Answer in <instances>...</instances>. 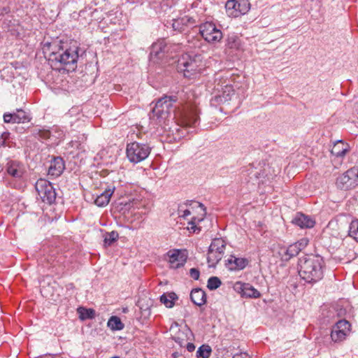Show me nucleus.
Segmentation results:
<instances>
[{"label": "nucleus", "instance_id": "nucleus-36", "mask_svg": "<svg viewBox=\"0 0 358 358\" xmlns=\"http://www.w3.org/2000/svg\"><path fill=\"white\" fill-rule=\"evenodd\" d=\"M319 0H303V5L308 11L313 10L315 8L320 7Z\"/></svg>", "mask_w": 358, "mask_h": 358}, {"label": "nucleus", "instance_id": "nucleus-5", "mask_svg": "<svg viewBox=\"0 0 358 358\" xmlns=\"http://www.w3.org/2000/svg\"><path fill=\"white\" fill-rule=\"evenodd\" d=\"M151 150L152 148L149 145L134 141L128 143L127 145V157L130 162L138 164L149 156Z\"/></svg>", "mask_w": 358, "mask_h": 358}, {"label": "nucleus", "instance_id": "nucleus-28", "mask_svg": "<svg viewBox=\"0 0 358 358\" xmlns=\"http://www.w3.org/2000/svg\"><path fill=\"white\" fill-rule=\"evenodd\" d=\"M347 148H344V143L342 141H339L334 145L331 150V153L337 157H342L345 155Z\"/></svg>", "mask_w": 358, "mask_h": 358}, {"label": "nucleus", "instance_id": "nucleus-24", "mask_svg": "<svg viewBox=\"0 0 358 358\" xmlns=\"http://www.w3.org/2000/svg\"><path fill=\"white\" fill-rule=\"evenodd\" d=\"M178 299V296L174 292L164 293L160 296V301L166 306V308L173 307L175 301Z\"/></svg>", "mask_w": 358, "mask_h": 358}, {"label": "nucleus", "instance_id": "nucleus-45", "mask_svg": "<svg viewBox=\"0 0 358 358\" xmlns=\"http://www.w3.org/2000/svg\"><path fill=\"white\" fill-rule=\"evenodd\" d=\"M105 0H93V3L95 6L101 5L103 3H104Z\"/></svg>", "mask_w": 358, "mask_h": 358}, {"label": "nucleus", "instance_id": "nucleus-46", "mask_svg": "<svg viewBox=\"0 0 358 358\" xmlns=\"http://www.w3.org/2000/svg\"><path fill=\"white\" fill-rule=\"evenodd\" d=\"M180 129H178V128L176 129V131L178 132H180Z\"/></svg>", "mask_w": 358, "mask_h": 358}, {"label": "nucleus", "instance_id": "nucleus-18", "mask_svg": "<svg viewBox=\"0 0 358 358\" xmlns=\"http://www.w3.org/2000/svg\"><path fill=\"white\" fill-rule=\"evenodd\" d=\"M292 222L301 228H312L315 222L311 217L303 213H297L292 220Z\"/></svg>", "mask_w": 358, "mask_h": 358}, {"label": "nucleus", "instance_id": "nucleus-37", "mask_svg": "<svg viewBox=\"0 0 358 358\" xmlns=\"http://www.w3.org/2000/svg\"><path fill=\"white\" fill-rule=\"evenodd\" d=\"M279 256L280 257L281 259L285 262L289 261L291 258L293 257L291 256V254L289 252H288V247L285 248H281L278 252Z\"/></svg>", "mask_w": 358, "mask_h": 358}, {"label": "nucleus", "instance_id": "nucleus-31", "mask_svg": "<svg viewBox=\"0 0 358 358\" xmlns=\"http://www.w3.org/2000/svg\"><path fill=\"white\" fill-rule=\"evenodd\" d=\"M211 348L209 345H203L199 348L196 351V357L198 358H208L211 353Z\"/></svg>", "mask_w": 358, "mask_h": 358}, {"label": "nucleus", "instance_id": "nucleus-3", "mask_svg": "<svg viewBox=\"0 0 358 358\" xmlns=\"http://www.w3.org/2000/svg\"><path fill=\"white\" fill-rule=\"evenodd\" d=\"M80 48L75 42L69 46L62 47L56 52L50 55L51 65L57 69H63L67 71H73L77 68Z\"/></svg>", "mask_w": 358, "mask_h": 358}, {"label": "nucleus", "instance_id": "nucleus-9", "mask_svg": "<svg viewBox=\"0 0 358 358\" xmlns=\"http://www.w3.org/2000/svg\"><path fill=\"white\" fill-rule=\"evenodd\" d=\"M189 203L192 206V209H199L198 210V216H194L192 217L191 220L188 222L187 229L191 232L196 233L200 231V229L197 227L196 224L201 222L206 215V208L204 205L201 203L197 201H187L185 205Z\"/></svg>", "mask_w": 358, "mask_h": 358}, {"label": "nucleus", "instance_id": "nucleus-34", "mask_svg": "<svg viewBox=\"0 0 358 358\" xmlns=\"http://www.w3.org/2000/svg\"><path fill=\"white\" fill-rule=\"evenodd\" d=\"M350 324L345 320H341L334 326L336 329L343 330V333L348 334L350 331Z\"/></svg>", "mask_w": 358, "mask_h": 358}, {"label": "nucleus", "instance_id": "nucleus-41", "mask_svg": "<svg viewBox=\"0 0 358 358\" xmlns=\"http://www.w3.org/2000/svg\"><path fill=\"white\" fill-rule=\"evenodd\" d=\"M239 4L236 0H229L226 3V7L228 8H234L236 9V6Z\"/></svg>", "mask_w": 358, "mask_h": 358}, {"label": "nucleus", "instance_id": "nucleus-40", "mask_svg": "<svg viewBox=\"0 0 358 358\" xmlns=\"http://www.w3.org/2000/svg\"><path fill=\"white\" fill-rule=\"evenodd\" d=\"M189 275L194 280H198L199 278L200 272L197 268H192L189 270Z\"/></svg>", "mask_w": 358, "mask_h": 358}, {"label": "nucleus", "instance_id": "nucleus-42", "mask_svg": "<svg viewBox=\"0 0 358 358\" xmlns=\"http://www.w3.org/2000/svg\"><path fill=\"white\" fill-rule=\"evenodd\" d=\"M74 285L73 283H68L66 285V291L69 292V294H71L74 290Z\"/></svg>", "mask_w": 358, "mask_h": 358}, {"label": "nucleus", "instance_id": "nucleus-33", "mask_svg": "<svg viewBox=\"0 0 358 358\" xmlns=\"http://www.w3.org/2000/svg\"><path fill=\"white\" fill-rule=\"evenodd\" d=\"M222 258V256L216 252H209L208 255V262L210 264V266H215Z\"/></svg>", "mask_w": 358, "mask_h": 358}, {"label": "nucleus", "instance_id": "nucleus-19", "mask_svg": "<svg viewBox=\"0 0 358 358\" xmlns=\"http://www.w3.org/2000/svg\"><path fill=\"white\" fill-rule=\"evenodd\" d=\"M191 301L196 306H201L206 303V292L200 289H193L190 293Z\"/></svg>", "mask_w": 358, "mask_h": 358}, {"label": "nucleus", "instance_id": "nucleus-32", "mask_svg": "<svg viewBox=\"0 0 358 358\" xmlns=\"http://www.w3.org/2000/svg\"><path fill=\"white\" fill-rule=\"evenodd\" d=\"M349 236L358 242V220L351 222L349 227Z\"/></svg>", "mask_w": 358, "mask_h": 358}, {"label": "nucleus", "instance_id": "nucleus-11", "mask_svg": "<svg viewBox=\"0 0 358 358\" xmlns=\"http://www.w3.org/2000/svg\"><path fill=\"white\" fill-rule=\"evenodd\" d=\"M169 51V46L164 39H161L154 43L151 47L150 58L154 62H158L162 59Z\"/></svg>", "mask_w": 358, "mask_h": 358}, {"label": "nucleus", "instance_id": "nucleus-7", "mask_svg": "<svg viewBox=\"0 0 358 358\" xmlns=\"http://www.w3.org/2000/svg\"><path fill=\"white\" fill-rule=\"evenodd\" d=\"M199 31L205 41L208 43H217L222 38V33L213 22H206L199 27Z\"/></svg>", "mask_w": 358, "mask_h": 358}, {"label": "nucleus", "instance_id": "nucleus-13", "mask_svg": "<svg viewBox=\"0 0 358 358\" xmlns=\"http://www.w3.org/2000/svg\"><path fill=\"white\" fill-rule=\"evenodd\" d=\"M235 289L242 297L257 299L261 296L260 292L249 283L238 282Z\"/></svg>", "mask_w": 358, "mask_h": 358}, {"label": "nucleus", "instance_id": "nucleus-26", "mask_svg": "<svg viewBox=\"0 0 358 358\" xmlns=\"http://www.w3.org/2000/svg\"><path fill=\"white\" fill-rule=\"evenodd\" d=\"M226 45L230 49L239 50L241 48V40L234 34L230 35L227 38Z\"/></svg>", "mask_w": 358, "mask_h": 358}, {"label": "nucleus", "instance_id": "nucleus-25", "mask_svg": "<svg viewBox=\"0 0 358 358\" xmlns=\"http://www.w3.org/2000/svg\"><path fill=\"white\" fill-rule=\"evenodd\" d=\"M107 325L113 331L122 330L124 327L120 317L117 316L110 317L108 321Z\"/></svg>", "mask_w": 358, "mask_h": 358}, {"label": "nucleus", "instance_id": "nucleus-22", "mask_svg": "<svg viewBox=\"0 0 358 358\" xmlns=\"http://www.w3.org/2000/svg\"><path fill=\"white\" fill-rule=\"evenodd\" d=\"M113 189H107L100 195L97 196L94 200V203L99 207H103L106 206L110 199L113 193Z\"/></svg>", "mask_w": 358, "mask_h": 358}, {"label": "nucleus", "instance_id": "nucleus-30", "mask_svg": "<svg viewBox=\"0 0 358 358\" xmlns=\"http://www.w3.org/2000/svg\"><path fill=\"white\" fill-rule=\"evenodd\" d=\"M119 237L117 231H113L109 233H106L104 236V245L105 246L111 245L115 241L117 240Z\"/></svg>", "mask_w": 358, "mask_h": 358}, {"label": "nucleus", "instance_id": "nucleus-27", "mask_svg": "<svg viewBox=\"0 0 358 358\" xmlns=\"http://www.w3.org/2000/svg\"><path fill=\"white\" fill-rule=\"evenodd\" d=\"M347 334L343 333V330L336 329V327H333L331 331V338L334 342H341L345 339Z\"/></svg>", "mask_w": 358, "mask_h": 358}, {"label": "nucleus", "instance_id": "nucleus-10", "mask_svg": "<svg viewBox=\"0 0 358 358\" xmlns=\"http://www.w3.org/2000/svg\"><path fill=\"white\" fill-rule=\"evenodd\" d=\"M32 135L41 141L48 140L51 138L60 139L64 136V131L57 127H52L51 130L36 127L32 130Z\"/></svg>", "mask_w": 358, "mask_h": 358}, {"label": "nucleus", "instance_id": "nucleus-35", "mask_svg": "<svg viewBox=\"0 0 358 358\" xmlns=\"http://www.w3.org/2000/svg\"><path fill=\"white\" fill-rule=\"evenodd\" d=\"M221 284L222 282L219 278L213 276L208 280L207 287L210 290H215L217 289L221 285Z\"/></svg>", "mask_w": 358, "mask_h": 358}, {"label": "nucleus", "instance_id": "nucleus-23", "mask_svg": "<svg viewBox=\"0 0 358 358\" xmlns=\"http://www.w3.org/2000/svg\"><path fill=\"white\" fill-rule=\"evenodd\" d=\"M225 242L222 238H215L209 247V252H216L220 255L223 256L225 250Z\"/></svg>", "mask_w": 358, "mask_h": 358}, {"label": "nucleus", "instance_id": "nucleus-8", "mask_svg": "<svg viewBox=\"0 0 358 358\" xmlns=\"http://www.w3.org/2000/svg\"><path fill=\"white\" fill-rule=\"evenodd\" d=\"M358 184V169L352 168L348 170L336 180L337 186L343 189L352 188Z\"/></svg>", "mask_w": 358, "mask_h": 358}, {"label": "nucleus", "instance_id": "nucleus-2", "mask_svg": "<svg viewBox=\"0 0 358 358\" xmlns=\"http://www.w3.org/2000/svg\"><path fill=\"white\" fill-rule=\"evenodd\" d=\"M324 268V261L320 255H305L299 258L298 262V272L301 279L310 285L323 278Z\"/></svg>", "mask_w": 358, "mask_h": 358}, {"label": "nucleus", "instance_id": "nucleus-15", "mask_svg": "<svg viewBox=\"0 0 358 358\" xmlns=\"http://www.w3.org/2000/svg\"><path fill=\"white\" fill-rule=\"evenodd\" d=\"M64 169L65 164L63 159L60 157H54L48 168V176L57 178L63 173Z\"/></svg>", "mask_w": 358, "mask_h": 358}, {"label": "nucleus", "instance_id": "nucleus-39", "mask_svg": "<svg viewBox=\"0 0 358 358\" xmlns=\"http://www.w3.org/2000/svg\"><path fill=\"white\" fill-rule=\"evenodd\" d=\"M192 213L191 210L189 209L182 210L179 208L178 215L180 217L186 219L189 215Z\"/></svg>", "mask_w": 358, "mask_h": 358}, {"label": "nucleus", "instance_id": "nucleus-44", "mask_svg": "<svg viewBox=\"0 0 358 358\" xmlns=\"http://www.w3.org/2000/svg\"><path fill=\"white\" fill-rule=\"evenodd\" d=\"M173 339L180 345V346H183L184 341L182 339H180L179 337H174Z\"/></svg>", "mask_w": 358, "mask_h": 358}, {"label": "nucleus", "instance_id": "nucleus-1", "mask_svg": "<svg viewBox=\"0 0 358 358\" xmlns=\"http://www.w3.org/2000/svg\"><path fill=\"white\" fill-rule=\"evenodd\" d=\"M175 96H164L159 99L152 110L150 119L156 120L159 125H166V122L174 113L173 119H176L177 126L182 128L195 127L199 122V109L195 103H187L181 108L175 105Z\"/></svg>", "mask_w": 358, "mask_h": 358}, {"label": "nucleus", "instance_id": "nucleus-6", "mask_svg": "<svg viewBox=\"0 0 358 358\" xmlns=\"http://www.w3.org/2000/svg\"><path fill=\"white\" fill-rule=\"evenodd\" d=\"M38 196L44 203L52 204L56 199V192L52 185L45 179H39L35 185Z\"/></svg>", "mask_w": 358, "mask_h": 358}, {"label": "nucleus", "instance_id": "nucleus-14", "mask_svg": "<svg viewBox=\"0 0 358 358\" xmlns=\"http://www.w3.org/2000/svg\"><path fill=\"white\" fill-rule=\"evenodd\" d=\"M196 25V20L192 17L185 15L176 20H173V29L179 32H182Z\"/></svg>", "mask_w": 358, "mask_h": 358}, {"label": "nucleus", "instance_id": "nucleus-16", "mask_svg": "<svg viewBox=\"0 0 358 358\" xmlns=\"http://www.w3.org/2000/svg\"><path fill=\"white\" fill-rule=\"evenodd\" d=\"M3 120L6 123H24L29 122L30 118L24 111L18 110L17 113H5Z\"/></svg>", "mask_w": 358, "mask_h": 358}, {"label": "nucleus", "instance_id": "nucleus-21", "mask_svg": "<svg viewBox=\"0 0 358 358\" xmlns=\"http://www.w3.org/2000/svg\"><path fill=\"white\" fill-rule=\"evenodd\" d=\"M308 244L307 238H301L299 241L288 246V252L293 257L296 256L303 249H304Z\"/></svg>", "mask_w": 358, "mask_h": 358}, {"label": "nucleus", "instance_id": "nucleus-29", "mask_svg": "<svg viewBox=\"0 0 358 358\" xmlns=\"http://www.w3.org/2000/svg\"><path fill=\"white\" fill-rule=\"evenodd\" d=\"M78 313H80V318L82 320H85L87 319H93L95 317L96 315L95 310L92 308H80L78 309Z\"/></svg>", "mask_w": 358, "mask_h": 358}, {"label": "nucleus", "instance_id": "nucleus-12", "mask_svg": "<svg viewBox=\"0 0 358 358\" xmlns=\"http://www.w3.org/2000/svg\"><path fill=\"white\" fill-rule=\"evenodd\" d=\"M170 267L178 268L182 266L187 261V255L185 252L179 250H170L167 252Z\"/></svg>", "mask_w": 358, "mask_h": 358}, {"label": "nucleus", "instance_id": "nucleus-38", "mask_svg": "<svg viewBox=\"0 0 358 358\" xmlns=\"http://www.w3.org/2000/svg\"><path fill=\"white\" fill-rule=\"evenodd\" d=\"M10 134L8 131L3 132L0 136V147L9 146L8 141L10 138Z\"/></svg>", "mask_w": 358, "mask_h": 358}, {"label": "nucleus", "instance_id": "nucleus-43", "mask_svg": "<svg viewBox=\"0 0 358 358\" xmlns=\"http://www.w3.org/2000/svg\"><path fill=\"white\" fill-rule=\"evenodd\" d=\"M186 348L189 352H193L195 350V345L192 343H188L186 345Z\"/></svg>", "mask_w": 358, "mask_h": 358}, {"label": "nucleus", "instance_id": "nucleus-17", "mask_svg": "<svg viewBox=\"0 0 358 358\" xmlns=\"http://www.w3.org/2000/svg\"><path fill=\"white\" fill-rule=\"evenodd\" d=\"M6 170L10 176L17 179L21 178L24 173L23 166L15 161L9 162Z\"/></svg>", "mask_w": 358, "mask_h": 358}, {"label": "nucleus", "instance_id": "nucleus-4", "mask_svg": "<svg viewBox=\"0 0 358 358\" xmlns=\"http://www.w3.org/2000/svg\"><path fill=\"white\" fill-rule=\"evenodd\" d=\"M204 69L201 55H194L186 54L178 59L177 69L182 73L185 78H194L200 74Z\"/></svg>", "mask_w": 358, "mask_h": 358}, {"label": "nucleus", "instance_id": "nucleus-20", "mask_svg": "<svg viewBox=\"0 0 358 358\" xmlns=\"http://www.w3.org/2000/svg\"><path fill=\"white\" fill-rule=\"evenodd\" d=\"M227 262V264L231 266L229 268L231 270L243 269L248 264V260L246 259L238 258L234 256L229 258Z\"/></svg>", "mask_w": 358, "mask_h": 358}]
</instances>
